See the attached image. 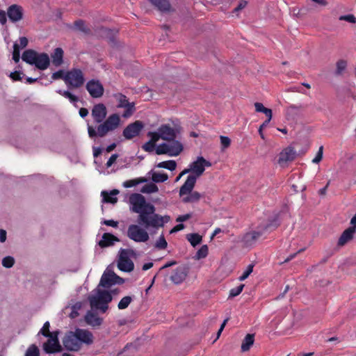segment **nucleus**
Returning a JSON list of instances; mask_svg holds the SVG:
<instances>
[{"mask_svg": "<svg viewBox=\"0 0 356 356\" xmlns=\"http://www.w3.org/2000/svg\"><path fill=\"white\" fill-rule=\"evenodd\" d=\"M124 282V280L123 278L118 276L113 270L106 268L102 275L98 287L110 288L113 285L122 284Z\"/></svg>", "mask_w": 356, "mask_h": 356, "instance_id": "obj_7", "label": "nucleus"}, {"mask_svg": "<svg viewBox=\"0 0 356 356\" xmlns=\"http://www.w3.org/2000/svg\"><path fill=\"white\" fill-rule=\"evenodd\" d=\"M144 128V123L142 121L136 120L129 124L123 130L122 136L126 140H131L140 135Z\"/></svg>", "mask_w": 356, "mask_h": 356, "instance_id": "obj_12", "label": "nucleus"}, {"mask_svg": "<svg viewBox=\"0 0 356 356\" xmlns=\"http://www.w3.org/2000/svg\"><path fill=\"white\" fill-rule=\"evenodd\" d=\"M209 253V248L207 245H202L196 252L194 258L197 260L205 258Z\"/></svg>", "mask_w": 356, "mask_h": 356, "instance_id": "obj_41", "label": "nucleus"}, {"mask_svg": "<svg viewBox=\"0 0 356 356\" xmlns=\"http://www.w3.org/2000/svg\"><path fill=\"white\" fill-rule=\"evenodd\" d=\"M255 111L258 113H263L267 117V119L261 124L259 128V134L261 138L264 140L265 137L263 134V127H266L268 123L270 122L273 116L272 110L268 108H266L262 103L255 102L254 103Z\"/></svg>", "mask_w": 356, "mask_h": 356, "instance_id": "obj_16", "label": "nucleus"}, {"mask_svg": "<svg viewBox=\"0 0 356 356\" xmlns=\"http://www.w3.org/2000/svg\"><path fill=\"white\" fill-rule=\"evenodd\" d=\"M161 136V139L167 141L173 140L177 137L176 130L171 127L170 124H162L158 129Z\"/></svg>", "mask_w": 356, "mask_h": 356, "instance_id": "obj_19", "label": "nucleus"}, {"mask_svg": "<svg viewBox=\"0 0 356 356\" xmlns=\"http://www.w3.org/2000/svg\"><path fill=\"white\" fill-rule=\"evenodd\" d=\"M220 143L223 149H226L229 147L231 143V140L227 136H221L220 137Z\"/></svg>", "mask_w": 356, "mask_h": 356, "instance_id": "obj_56", "label": "nucleus"}, {"mask_svg": "<svg viewBox=\"0 0 356 356\" xmlns=\"http://www.w3.org/2000/svg\"><path fill=\"white\" fill-rule=\"evenodd\" d=\"M247 5V2L244 0H241L239 1L238 6L234 8V12L236 13L242 9H243Z\"/></svg>", "mask_w": 356, "mask_h": 356, "instance_id": "obj_60", "label": "nucleus"}, {"mask_svg": "<svg viewBox=\"0 0 356 356\" xmlns=\"http://www.w3.org/2000/svg\"><path fill=\"white\" fill-rule=\"evenodd\" d=\"M186 195H187L182 199V202L184 203L197 202L202 196L199 192L193 191Z\"/></svg>", "mask_w": 356, "mask_h": 356, "instance_id": "obj_34", "label": "nucleus"}, {"mask_svg": "<svg viewBox=\"0 0 356 356\" xmlns=\"http://www.w3.org/2000/svg\"><path fill=\"white\" fill-rule=\"evenodd\" d=\"M118 157V154H112L106 163V168H110L115 162Z\"/></svg>", "mask_w": 356, "mask_h": 356, "instance_id": "obj_58", "label": "nucleus"}, {"mask_svg": "<svg viewBox=\"0 0 356 356\" xmlns=\"http://www.w3.org/2000/svg\"><path fill=\"white\" fill-rule=\"evenodd\" d=\"M347 61L344 59H340L336 63V70L335 75L340 76L341 75L347 67Z\"/></svg>", "mask_w": 356, "mask_h": 356, "instance_id": "obj_35", "label": "nucleus"}, {"mask_svg": "<svg viewBox=\"0 0 356 356\" xmlns=\"http://www.w3.org/2000/svg\"><path fill=\"white\" fill-rule=\"evenodd\" d=\"M59 331H54L50 336H48V340L43 344V350L46 353L51 354L62 351V346L58 341Z\"/></svg>", "mask_w": 356, "mask_h": 356, "instance_id": "obj_10", "label": "nucleus"}, {"mask_svg": "<svg viewBox=\"0 0 356 356\" xmlns=\"http://www.w3.org/2000/svg\"><path fill=\"white\" fill-rule=\"evenodd\" d=\"M120 125V117L117 113L110 115L101 122L95 129L92 126L88 124V136L93 139L96 137L103 138L110 131L118 129Z\"/></svg>", "mask_w": 356, "mask_h": 356, "instance_id": "obj_3", "label": "nucleus"}, {"mask_svg": "<svg viewBox=\"0 0 356 356\" xmlns=\"http://www.w3.org/2000/svg\"><path fill=\"white\" fill-rule=\"evenodd\" d=\"M127 236L137 243H145L149 239L147 232L139 225H131L127 229Z\"/></svg>", "mask_w": 356, "mask_h": 356, "instance_id": "obj_8", "label": "nucleus"}, {"mask_svg": "<svg viewBox=\"0 0 356 356\" xmlns=\"http://www.w3.org/2000/svg\"><path fill=\"white\" fill-rule=\"evenodd\" d=\"M102 224L106 225L107 226H111L113 227H117L118 225V222L115 221L113 220H104L102 222Z\"/></svg>", "mask_w": 356, "mask_h": 356, "instance_id": "obj_59", "label": "nucleus"}, {"mask_svg": "<svg viewBox=\"0 0 356 356\" xmlns=\"http://www.w3.org/2000/svg\"><path fill=\"white\" fill-rule=\"evenodd\" d=\"M156 208L152 207H147V209L138 215L137 222L141 227L148 229L153 228L158 229L160 227H163L165 224L170 220V217L168 215L163 216L156 213Z\"/></svg>", "mask_w": 356, "mask_h": 356, "instance_id": "obj_2", "label": "nucleus"}, {"mask_svg": "<svg viewBox=\"0 0 356 356\" xmlns=\"http://www.w3.org/2000/svg\"><path fill=\"white\" fill-rule=\"evenodd\" d=\"M356 227L350 226L345 231L343 232L338 241V245L343 246L350 240L353 239V235L355 233Z\"/></svg>", "mask_w": 356, "mask_h": 356, "instance_id": "obj_24", "label": "nucleus"}, {"mask_svg": "<svg viewBox=\"0 0 356 356\" xmlns=\"http://www.w3.org/2000/svg\"><path fill=\"white\" fill-rule=\"evenodd\" d=\"M169 142V143H167L168 145L169 156H178L184 149L182 144L179 141L176 140L175 139H173V140H170Z\"/></svg>", "mask_w": 356, "mask_h": 356, "instance_id": "obj_26", "label": "nucleus"}, {"mask_svg": "<svg viewBox=\"0 0 356 356\" xmlns=\"http://www.w3.org/2000/svg\"><path fill=\"white\" fill-rule=\"evenodd\" d=\"M189 166L191 168L192 174L188 176L186 181L180 188L179 195L181 197L190 193L193 190L197 178L204 173L205 167L211 166V163L202 156H198L196 161L192 162Z\"/></svg>", "mask_w": 356, "mask_h": 356, "instance_id": "obj_1", "label": "nucleus"}, {"mask_svg": "<svg viewBox=\"0 0 356 356\" xmlns=\"http://www.w3.org/2000/svg\"><path fill=\"white\" fill-rule=\"evenodd\" d=\"M323 147L321 146L317 152V154L315 158L312 160V162L314 163H318L323 159Z\"/></svg>", "mask_w": 356, "mask_h": 356, "instance_id": "obj_57", "label": "nucleus"}, {"mask_svg": "<svg viewBox=\"0 0 356 356\" xmlns=\"http://www.w3.org/2000/svg\"><path fill=\"white\" fill-rule=\"evenodd\" d=\"M15 263V259L13 257L8 256L3 259L2 265L6 268H11Z\"/></svg>", "mask_w": 356, "mask_h": 356, "instance_id": "obj_51", "label": "nucleus"}, {"mask_svg": "<svg viewBox=\"0 0 356 356\" xmlns=\"http://www.w3.org/2000/svg\"><path fill=\"white\" fill-rule=\"evenodd\" d=\"M25 356H40V351L37 346L35 344L31 345L28 348Z\"/></svg>", "mask_w": 356, "mask_h": 356, "instance_id": "obj_46", "label": "nucleus"}, {"mask_svg": "<svg viewBox=\"0 0 356 356\" xmlns=\"http://www.w3.org/2000/svg\"><path fill=\"white\" fill-rule=\"evenodd\" d=\"M95 292V295L88 297L90 307L105 313L108 308V304L112 301L113 297L109 291L100 289L98 286Z\"/></svg>", "mask_w": 356, "mask_h": 356, "instance_id": "obj_4", "label": "nucleus"}, {"mask_svg": "<svg viewBox=\"0 0 356 356\" xmlns=\"http://www.w3.org/2000/svg\"><path fill=\"white\" fill-rule=\"evenodd\" d=\"M10 77L14 81H20L22 79L21 73L19 72H11Z\"/></svg>", "mask_w": 356, "mask_h": 356, "instance_id": "obj_61", "label": "nucleus"}, {"mask_svg": "<svg viewBox=\"0 0 356 356\" xmlns=\"http://www.w3.org/2000/svg\"><path fill=\"white\" fill-rule=\"evenodd\" d=\"M56 92L64 97L67 98L71 103L76 104L79 101V97L68 90H56Z\"/></svg>", "mask_w": 356, "mask_h": 356, "instance_id": "obj_39", "label": "nucleus"}, {"mask_svg": "<svg viewBox=\"0 0 356 356\" xmlns=\"http://www.w3.org/2000/svg\"><path fill=\"white\" fill-rule=\"evenodd\" d=\"M339 19L341 21L343 20L353 24L356 23V17L352 14L341 15L339 17Z\"/></svg>", "mask_w": 356, "mask_h": 356, "instance_id": "obj_53", "label": "nucleus"}, {"mask_svg": "<svg viewBox=\"0 0 356 356\" xmlns=\"http://www.w3.org/2000/svg\"><path fill=\"white\" fill-rule=\"evenodd\" d=\"M147 179L145 177H140L134 179H129L123 183V186L125 188H131L139 184L145 183Z\"/></svg>", "mask_w": 356, "mask_h": 356, "instance_id": "obj_36", "label": "nucleus"}, {"mask_svg": "<svg viewBox=\"0 0 356 356\" xmlns=\"http://www.w3.org/2000/svg\"><path fill=\"white\" fill-rule=\"evenodd\" d=\"M119 238L110 233H104L102 235V240L98 243L101 248H106L114 245L115 241H119Z\"/></svg>", "mask_w": 356, "mask_h": 356, "instance_id": "obj_28", "label": "nucleus"}, {"mask_svg": "<svg viewBox=\"0 0 356 356\" xmlns=\"http://www.w3.org/2000/svg\"><path fill=\"white\" fill-rule=\"evenodd\" d=\"M134 296H127L123 297L119 302L118 305V307L119 309H127L130 303L134 300Z\"/></svg>", "mask_w": 356, "mask_h": 356, "instance_id": "obj_40", "label": "nucleus"}, {"mask_svg": "<svg viewBox=\"0 0 356 356\" xmlns=\"http://www.w3.org/2000/svg\"><path fill=\"white\" fill-rule=\"evenodd\" d=\"M118 268L123 272H131L134 268V262L129 257V251L121 249L119 254Z\"/></svg>", "mask_w": 356, "mask_h": 356, "instance_id": "obj_13", "label": "nucleus"}, {"mask_svg": "<svg viewBox=\"0 0 356 356\" xmlns=\"http://www.w3.org/2000/svg\"><path fill=\"white\" fill-rule=\"evenodd\" d=\"M65 73L64 70H60L52 74L51 79L53 80H57V79H61L65 81Z\"/></svg>", "mask_w": 356, "mask_h": 356, "instance_id": "obj_52", "label": "nucleus"}, {"mask_svg": "<svg viewBox=\"0 0 356 356\" xmlns=\"http://www.w3.org/2000/svg\"><path fill=\"white\" fill-rule=\"evenodd\" d=\"M168 176L165 173L153 172L152 180L155 183H162L168 180Z\"/></svg>", "mask_w": 356, "mask_h": 356, "instance_id": "obj_43", "label": "nucleus"}, {"mask_svg": "<svg viewBox=\"0 0 356 356\" xmlns=\"http://www.w3.org/2000/svg\"><path fill=\"white\" fill-rule=\"evenodd\" d=\"M114 97L118 101L117 107L125 108L122 117L128 118L131 116L135 111L134 103H129L127 97L122 93L115 94Z\"/></svg>", "mask_w": 356, "mask_h": 356, "instance_id": "obj_11", "label": "nucleus"}, {"mask_svg": "<svg viewBox=\"0 0 356 356\" xmlns=\"http://www.w3.org/2000/svg\"><path fill=\"white\" fill-rule=\"evenodd\" d=\"M7 13L3 10H0V23L2 25H4L7 22V18H6Z\"/></svg>", "mask_w": 356, "mask_h": 356, "instance_id": "obj_62", "label": "nucleus"}, {"mask_svg": "<svg viewBox=\"0 0 356 356\" xmlns=\"http://www.w3.org/2000/svg\"><path fill=\"white\" fill-rule=\"evenodd\" d=\"M38 53L33 49L25 50L22 56L23 61L30 65H34Z\"/></svg>", "mask_w": 356, "mask_h": 356, "instance_id": "obj_32", "label": "nucleus"}, {"mask_svg": "<svg viewBox=\"0 0 356 356\" xmlns=\"http://www.w3.org/2000/svg\"><path fill=\"white\" fill-rule=\"evenodd\" d=\"M85 321L87 324L96 327L99 326L102 323L103 320L96 313L89 311L85 316Z\"/></svg>", "mask_w": 356, "mask_h": 356, "instance_id": "obj_29", "label": "nucleus"}, {"mask_svg": "<svg viewBox=\"0 0 356 356\" xmlns=\"http://www.w3.org/2000/svg\"><path fill=\"white\" fill-rule=\"evenodd\" d=\"M191 218V213H186L185 215H182V216H179L177 218V222H184V221H186L188 220L189 218Z\"/></svg>", "mask_w": 356, "mask_h": 356, "instance_id": "obj_63", "label": "nucleus"}, {"mask_svg": "<svg viewBox=\"0 0 356 356\" xmlns=\"http://www.w3.org/2000/svg\"><path fill=\"white\" fill-rule=\"evenodd\" d=\"M106 115L107 109L104 104L99 103L93 106L91 111V115L95 123L99 124L105 120Z\"/></svg>", "mask_w": 356, "mask_h": 356, "instance_id": "obj_18", "label": "nucleus"}, {"mask_svg": "<svg viewBox=\"0 0 356 356\" xmlns=\"http://www.w3.org/2000/svg\"><path fill=\"white\" fill-rule=\"evenodd\" d=\"M63 50L60 47L54 49L51 54V62L55 67L60 66L63 63Z\"/></svg>", "mask_w": 356, "mask_h": 356, "instance_id": "obj_30", "label": "nucleus"}, {"mask_svg": "<svg viewBox=\"0 0 356 356\" xmlns=\"http://www.w3.org/2000/svg\"><path fill=\"white\" fill-rule=\"evenodd\" d=\"M254 341V335L253 334H248L241 343V351L246 352L248 351L251 346L253 345Z\"/></svg>", "mask_w": 356, "mask_h": 356, "instance_id": "obj_33", "label": "nucleus"}, {"mask_svg": "<svg viewBox=\"0 0 356 356\" xmlns=\"http://www.w3.org/2000/svg\"><path fill=\"white\" fill-rule=\"evenodd\" d=\"M119 193V191L117 189L112 190L110 193L103 191L101 195L103 198V201L107 203L115 204L118 202V198L115 197Z\"/></svg>", "mask_w": 356, "mask_h": 356, "instance_id": "obj_31", "label": "nucleus"}, {"mask_svg": "<svg viewBox=\"0 0 356 356\" xmlns=\"http://www.w3.org/2000/svg\"><path fill=\"white\" fill-rule=\"evenodd\" d=\"M67 28L72 31H78L86 35L91 33V29L86 25V22L83 19L76 20L73 24H67Z\"/></svg>", "mask_w": 356, "mask_h": 356, "instance_id": "obj_23", "label": "nucleus"}, {"mask_svg": "<svg viewBox=\"0 0 356 356\" xmlns=\"http://www.w3.org/2000/svg\"><path fill=\"white\" fill-rule=\"evenodd\" d=\"M244 286V284H241L239 286L232 289L229 291V298H234L239 295L242 292Z\"/></svg>", "mask_w": 356, "mask_h": 356, "instance_id": "obj_50", "label": "nucleus"}, {"mask_svg": "<svg viewBox=\"0 0 356 356\" xmlns=\"http://www.w3.org/2000/svg\"><path fill=\"white\" fill-rule=\"evenodd\" d=\"M154 147L155 143H154L151 140H149L142 146V148L146 152H152L154 150Z\"/></svg>", "mask_w": 356, "mask_h": 356, "instance_id": "obj_55", "label": "nucleus"}, {"mask_svg": "<svg viewBox=\"0 0 356 356\" xmlns=\"http://www.w3.org/2000/svg\"><path fill=\"white\" fill-rule=\"evenodd\" d=\"M159 191L158 186L154 183H149L143 186L140 191L143 193H152Z\"/></svg>", "mask_w": 356, "mask_h": 356, "instance_id": "obj_42", "label": "nucleus"}, {"mask_svg": "<svg viewBox=\"0 0 356 356\" xmlns=\"http://www.w3.org/2000/svg\"><path fill=\"white\" fill-rule=\"evenodd\" d=\"M74 333L80 343L81 342L87 344L92 343V334L90 332L85 330L77 329Z\"/></svg>", "mask_w": 356, "mask_h": 356, "instance_id": "obj_27", "label": "nucleus"}, {"mask_svg": "<svg viewBox=\"0 0 356 356\" xmlns=\"http://www.w3.org/2000/svg\"><path fill=\"white\" fill-rule=\"evenodd\" d=\"M19 43H20V44L19 45V48L20 47L25 48L28 45L29 40H28L27 38H26V37H20L19 38Z\"/></svg>", "mask_w": 356, "mask_h": 356, "instance_id": "obj_64", "label": "nucleus"}, {"mask_svg": "<svg viewBox=\"0 0 356 356\" xmlns=\"http://www.w3.org/2000/svg\"><path fill=\"white\" fill-rule=\"evenodd\" d=\"M129 202L131 204V210L140 215L147 209V207H152L149 202H147L144 196L139 193H133L129 197Z\"/></svg>", "mask_w": 356, "mask_h": 356, "instance_id": "obj_9", "label": "nucleus"}, {"mask_svg": "<svg viewBox=\"0 0 356 356\" xmlns=\"http://www.w3.org/2000/svg\"><path fill=\"white\" fill-rule=\"evenodd\" d=\"M148 1L161 13H169L174 11L169 0H148Z\"/></svg>", "mask_w": 356, "mask_h": 356, "instance_id": "obj_20", "label": "nucleus"}, {"mask_svg": "<svg viewBox=\"0 0 356 356\" xmlns=\"http://www.w3.org/2000/svg\"><path fill=\"white\" fill-rule=\"evenodd\" d=\"M186 238L193 247L200 244L202 240V236L198 234H188L186 235Z\"/></svg>", "mask_w": 356, "mask_h": 356, "instance_id": "obj_38", "label": "nucleus"}, {"mask_svg": "<svg viewBox=\"0 0 356 356\" xmlns=\"http://www.w3.org/2000/svg\"><path fill=\"white\" fill-rule=\"evenodd\" d=\"M50 323L49 321H46L42 327L40 329V330L38 332L37 336L39 337L40 335H42L44 337H48L51 334L52 332H50Z\"/></svg>", "mask_w": 356, "mask_h": 356, "instance_id": "obj_45", "label": "nucleus"}, {"mask_svg": "<svg viewBox=\"0 0 356 356\" xmlns=\"http://www.w3.org/2000/svg\"><path fill=\"white\" fill-rule=\"evenodd\" d=\"M296 155L297 154L294 149L291 147H288L280 153L278 163L283 164L288 161H292L296 159Z\"/></svg>", "mask_w": 356, "mask_h": 356, "instance_id": "obj_22", "label": "nucleus"}, {"mask_svg": "<svg viewBox=\"0 0 356 356\" xmlns=\"http://www.w3.org/2000/svg\"><path fill=\"white\" fill-rule=\"evenodd\" d=\"M86 88L92 98H99L104 95V88L99 80L91 79L86 85Z\"/></svg>", "mask_w": 356, "mask_h": 356, "instance_id": "obj_14", "label": "nucleus"}, {"mask_svg": "<svg viewBox=\"0 0 356 356\" xmlns=\"http://www.w3.org/2000/svg\"><path fill=\"white\" fill-rule=\"evenodd\" d=\"M168 246V243L163 234H161L156 241L154 247L158 250H165Z\"/></svg>", "mask_w": 356, "mask_h": 356, "instance_id": "obj_44", "label": "nucleus"}, {"mask_svg": "<svg viewBox=\"0 0 356 356\" xmlns=\"http://www.w3.org/2000/svg\"><path fill=\"white\" fill-rule=\"evenodd\" d=\"M156 167L160 168H165L170 171H173L176 169L177 163L173 160L162 161L156 165Z\"/></svg>", "mask_w": 356, "mask_h": 356, "instance_id": "obj_37", "label": "nucleus"}, {"mask_svg": "<svg viewBox=\"0 0 356 356\" xmlns=\"http://www.w3.org/2000/svg\"><path fill=\"white\" fill-rule=\"evenodd\" d=\"M188 273L189 268L185 265H181L172 270L169 279L175 284H179L186 280Z\"/></svg>", "mask_w": 356, "mask_h": 356, "instance_id": "obj_15", "label": "nucleus"}, {"mask_svg": "<svg viewBox=\"0 0 356 356\" xmlns=\"http://www.w3.org/2000/svg\"><path fill=\"white\" fill-rule=\"evenodd\" d=\"M156 154L158 155H161V154L169 155L168 144L162 143V144L159 145L157 147V148L156 149Z\"/></svg>", "mask_w": 356, "mask_h": 356, "instance_id": "obj_47", "label": "nucleus"}, {"mask_svg": "<svg viewBox=\"0 0 356 356\" xmlns=\"http://www.w3.org/2000/svg\"><path fill=\"white\" fill-rule=\"evenodd\" d=\"M85 82L83 72L79 68H72L65 73V83L69 89L79 88Z\"/></svg>", "mask_w": 356, "mask_h": 356, "instance_id": "obj_5", "label": "nucleus"}, {"mask_svg": "<svg viewBox=\"0 0 356 356\" xmlns=\"http://www.w3.org/2000/svg\"><path fill=\"white\" fill-rule=\"evenodd\" d=\"M254 268V264H250L248 266L246 270L243 273V274L238 277L240 281H243L248 277V276L252 273Z\"/></svg>", "mask_w": 356, "mask_h": 356, "instance_id": "obj_49", "label": "nucleus"}, {"mask_svg": "<svg viewBox=\"0 0 356 356\" xmlns=\"http://www.w3.org/2000/svg\"><path fill=\"white\" fill-rule=\"evenodd\" d=\"M278 225L279 223L276 220H274L270 223L258 227L257 230L247 233L244 236L243 240L247 245H251L254 243L269 228L271 227L276 228Z\"/></svg>", "mask_w": 356, "mask_h": 356, "instance_id": "obj_6", "label": "nucleus"}, {"mask_svg": "<svg viewBox=\"0 0 356 356\" xmlns=\"http://www.w3.org/2000/svg\"><path fill=\"white\" fill-rule=\"evenodd\" d=\"M147 136H150L151 137V139L149 140H151L152 142H153L154 143H155L156 142H157L160 138H161V134H160V132L158 130L156 132H149L147 134Z\"/></svg>", "mask_w": 356, "mask_h": 356, "instance_id": "obj_54", "label": "nucleus"}, {"mask_svg": "<svg viewBox=\"0 0 356 356\" xmlns=\"http://www.w3.org/2000/svg\"><path fill=\"white\" fill-rule=\"evenodd\" d=\"M50 60L48 54L40 53L38 54L34 65L40 70H44L48 68Z\"/></svg>", "mask_w": 356, "mask_h": 356, "instance_id": "obj_25", "label": "nucleus"}, {"mask_svg": "<svg viewBox=\"0 0 356 356\" xmlns=\"http://www.w3.org/2000/svg\"><path fill=\"white\" fill-rule=\"evenodd\" d=\"M7 15L10 21L17 23L24 18V9L18 4H13L7 8Z\"/></svg>", "mask_w": 356, "mask_h": 356, "instance_id": "obj_17", "label": "nucleus"}, {"mask_svg": "<svg viewBox=\"0 0 356 356\" xmlns=\"http://www.w3.org/2000/svg\"><path fill=\"white\" fill-rule=\"evenodd\" d=\"M13 59L16 63H17L20 59L19 46L17 43H14L13 44Z\"/></svg>", "mask_w": 356, "mask_h": 356, "instance_id": "obj_48", "label": "nucleus"}, {"mask_svg": "<svg viewBox=\"0 0 356 356\" xmlns=\"http://www.w3.org/2000/svg\"><path fill=\"white\" fill-rule=\"evenodd\" d=\"M63 343L64 346L70 350H78L81 346L75 333H70V334L65 336Z\"/></svg>", "mask_w": 356, "mask_h": 356, "instance_id": "obj_21", "label": "nucleus"}]
</instances>
